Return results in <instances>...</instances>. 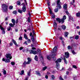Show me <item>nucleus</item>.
<instances>
[{"label": "nucleus", "mask_w": 80, "mask_h": 80, "mask_svg": "<svg viewBox=\"0 0 80 80\" xmlns=\"http://www.w3.org/2000/svg\"><path fill=\"white\" fill-rule=\"evenodd\" d=\"M67 18V17L66 16L64 15L62 19H60V18H56V20L59 23H63L65 22L64 20H65Z\"/></svg>", "instance_id": "obj_1"}, {"label": "nucleus", "mask_w": 80, "mask_h": 80, "mask_svg": "<svg viewBox=\"0 0 80 80\" xmlns=\"http://www.w3.org/2000/svg\"><path fill=\"white\" fill-rule=\"evenodd\" d=\"M61 2H60V0H58L57 1V7L58 8H56L55 10H58L62 8V6H61Z\"/></svg>", "instance_id": "obj_2"}, {"label": "nucleus", "mask_w": 80, "mask_h": 80, "mask_svg": "<svg viewBox=\"0 0 80 80\" xmlns=\"http://www.w3.org/2000/svg\"><path fill=\"white\" fill-rule=\"evenodd\" d=\"M62 62V59L60 58H59L55 61L56 63V67L58 69H59V68H60V64L58 62Z\"/></svg>", "instance_id": "obj_3"}, {"label": "nucleus", "mask_w": 80, "mask_h": 80, "mask_svg": "<svg viewBox=\"0 0 80 80\" xmlns=\"http://www.w3.org/2000/svg\"><path fill=\"white\" fill-rule=\"evenodd\" d=\"M56 55L55 53H53L52 54V56H51L50 55L47 56V58L48 60H50V57H51V58L53 59V60H55V59H56V58H55V57L54 56H55Z\"/></svg>", "instance_id": "obj_4"}, {"label": "nucleus", "mask_w": 80, "mask_h": 80, "mask_svg": "<svg viewBox=\"0 0 80 80\" xmlns=\"http://www.w3.org/2000/svg\"><path fill=\"white\" fill-rule=\"evenodd\" d=\"M29 52L30 53H32V54H34V55H36V54H37V52L35 50H30Z\"/></svg>", "instance_id": "obj_5"}, {"label": "nucleus", "mask_w": 80, "mask_h": 80, "mask_svg": "<svg viewBox=\"0 0 80 80\" xmlns=\"http://www.w3.org/2000/svg\"><path fill=\"white\" fill-rule=\"evenodd\" d=\"M2 7L3 8H4V9H5L6 10H7L8 9V6L5 4H4L2 5Z\"/></svg>", "instance_id": "obj_6"}, {"label": "nucleus", "mask_w": 80, "mask_h": 80, "mask_svg": "<svg viewBox=\"0 0 80 80\" xmlns=\"http://www.w3.org/2000/svg\"><path fill=\"white\" fill-rule=\"evenodd\" d=\"M6 57L7 58H9V59H10V60H11V59L12 58V55L10 53L7 54L6 55Z\"/></svg>", "instance_id": "obj_7"}, {"label": "nucleus", "mask_w": 80, "mask_h": 80, "mask_svg": "<svg viewBox=\"0 0 80 80\" xmlns=\"http://www.w3.org/2000/svg\"><path fill=\"white\" fill-rule=\"evenodd\" d=\"M28 15L29 16V17L28 18V22L30 23V17H31V14L32 13V11L31 12H30V11H28Z\"/></svg>", "instance_id": "obj_8"}, {"label": "nucleus", "mask_w": 80, "mask_h": 80, "mask_svg": "<svg viewBox=\"0 0 80 80\" xmlns=\"http://www.w3.org/2000/svg\"><path fill=\"white\" fill-rule=\"evenodd\" d=\"M70 56V54L68 52H65V57L66 58H68Z\"/></svg>", "instance_id": "obj_9"}, {"label": "nucleus", "mask_w": 80, "mask_h": 80, "mask_svg": "<svg viewBox=\"0 0 80 80\" xmlns=\"http://www.w3.org/2000/svg\"><path fill=\"white\" fill-rule=\"evenodd\" d=\"M0 29L1 30H2V34H5V29L2 27V26L0 25Z\"/></svg>", "instance_id": "obj_10"}, {"label": "nucleus", "mask_w": 80, "mask_h": 80, "mask_svg": "<svg viewBox=\"0 0 80 80\" xmlns=\"http://www.w3.org/2000/svg\"><path fill=\"white\" fill-rule=\"evenodd\" d=\"M2 60L3 62H4V61H5V62L6 63H8V62H10V59H4V58H3L2 59Z\"/></svg>", "instance_id": "obj_11"}, {"label": "nucleus", "mask_w": 80, "mask_h": 80, "mask_svg": "<svg viewBox=\"0 0 80 80\" xmlns=\"http://www.w3.org/2000/svg\"><path fill=\"white\" fill-rule=\"evenodd\" d=\"M57 50V48L56 46H55L54 48H53V50L52 51V53H54L56 52Z\"/></svg>", "instance_id": "obj_12"}, {"label": "nucleus", "mask_w": 80, "mask_h": 80, "mask_svg": "<svg viewBox=\"0 0 80 80\" xmlns=\"http://www.w3.org/2000/svg\"><path fill=\"white\" fill-rule=\"evenodd\" d=\"M63 8L65 10H67V4H65L63 5Z\"/></svg>", "instance_id": "obj_13"}, {"label": "nucleus", "mask_w": 80, "mask_h": 80, "mask_svg": "<svg viewBox=\"0 0 80 80\" xmlns=\"http://www.w3.org/2000/svg\"><path fill=\"white\" fill-rule=\"evenodd\" d=\"M22 10H26V6L25 5H24L23 6V7L22 8Z\"/></svg>", "instance_id": "obj_14"}, {"label": "nucleus", "mask_w": 80, "mask_h": 80, "mask_svg": "<svg viewBox=\"0 0 80 80\" xmlns=\"http://www.w3.org/2000/svg\"><path fill=\"white\" fill-rule=\"evenodd\" d=\"M12 42L13 43H14V45H16V46H17V42H16V41L14 40L13 39H12Z\"/></svg>", "instance_id": "obj_15"}, {"label": "nucleus", "mask_w": 80, "mask_h": 80, "mask_svg": "<svg viewBox=\"0 0 80 80\" xmlns=\"http://www.w3.org/2000/svg\"><path fill=\"white\" fill-rule=\"evenodd\" d=\"M24 38L26 39V40H28V38L27 37V34H24Z\"/></svg>", "instance_id": "obj_16"}, {"label": "nucleus", "mask_w": 80, "mask_h": 80, "mask_svg": "<svg viewBox=\"0 0 80 80\" xmlns=\"http://www.w3.org/2000/svg\"><path fill=\"white\" fill-rule=\"evenodd\" d=\"M68 17H69V21H70V20H73V18L71 16V15H70V16H69Z\"/></svg>", "instance_id": "obj_17"}, {"label": "nucleus", "mask_w": 80, "mask_h": 80, "mask_svg": "<svg viewBox=\"0 0 80 80\" xmlns=\"http://www.w3.org/2000/svg\"><path fill=\"white\" fill-rule=\"evenodd\" d=\"M34 59L36 61H38V58L37 55L35 56Z\"/></svg>", "instance_id": "obj_18"}, {"label": "nucleus", "mask_w": 80, "mask_h": 80, "mask_svg": "<svg viewBox=\"0 0 80 80\" xmlns=\"http://www.w3.org/2000/svg\"><path fill=\"white\" fill-rule=\"evenodd\" d=\"M15 25V24H12V23H11L9 24V25L11 27H14V25Z\"/></svg>", "instance_id": "obj_19"}, {"label": "nucleus", "mask_w": 80, "mask_h": 80, "mask_svg": "<svg viewBox=\"0 0 80 80\" xmlns=\"http://www.w3.org/2000/svg\"><path fill=\"white\" fill-rule=\"evenodd\" d=\"M66 13L67 15H68V17L70 16V15H70V14L69 13V12H68V11H66Z\"/></svg>", "instance_id": "obj_20"}, {"label": "nucleus", "mask_w": 80, "mask_h": 80, "mask_svg": "<svg viewBox=\"0 0 80 80\" xmlns=\"http://www.w3.org/2000/svg\"><path fill=\"white\" fill-rule=\"evenodd\" d=\"M76 15L77 17H79L80 16V12H78L76 14Z\"/></svg>", "instance_id": "obj_21"}, {"label": "nucleus", "mask_w": 80, "mask_h": 80, "mask_svg": "<svg viewBox=\"0 0 80 80\" xmlns=\"http://www.w3.org/2000/svg\"><path fill=\"white\" fill-rule=\"evenodd\" d=\"M36 75H38L39 76H40V72L38 71H36Z\"/></svg>", "instance_id": "obj_22"}, {"label": "nucleus", "mask_w": 80, "mask_h": 80, "mask_svg": "<svg viewBox=\"0 0 80 80\" xmlns=\"http://www.w3.org/2000/svg\"><path fill=\"white\" fill-rule=\"evenodd\" d=\"M10 30H12V28H11V27H10V26L8 27L7 28L8 31H10Z\"/></svg>", "instance_id": "obj_23"}, {"label": "nucleus", "mask_w": 80, "mask_h": 80, "mask_svg": "<svg viewBox=\"0 0 80 80\" xmlns=\"http://www.w3.org/2000/svg\"><path fill=\"white\" fill-rule=\"evenodd\" d=\"M57 23L56 22H54V24L53 27L54 28H57Z\"/></svg>", "instance_id": "obj_24"}, {"label": "nucleus", "mask_w": 80, "mask_h": 80, "mask_svg": "<svg viewBox=\"0 0 80 80\" xmlns=\"http://www.w3.org/2000/svg\"><path fill=\"white\" fill-rule=\"evenodd\" d=\"M68 32H65V37H67V36H68Z\"/></svg>", "instance_id": "obj_25"}, {"label": "nucleus", "mask_w": 80, "mask_h": 80, "mask_svg": "<svg viewBox=\"0 0 80 80\" xmlns=\"http://www.w3.org/2000/svg\"><path fill=\"white\" fill-rule=\"evenodd\" d=\"M62 28L64 30H65V29H66V26H65V25H62Z\"/></svg>", "instance_id": "obj_26"}, {"label": "nucleus", "mask_w": 80, "mask_h": 80, "mask_svg": "<svg viewBox=\"0 0 80 80\" xmlns=\"http://www.w3.org/2000/svg\"><path fill=\"white\" fill-rule=\"evenodd\" d=\"M12 23H13V24H14V25H15V20H14V19H12Z\"/></svg>", "instance_id": "obj_27"}, {"label": "nucleus", "mask_w": 80, "mask_h": 80, "mask_svg": "<svg viewBox=\"0 0 80 80\" xmlns=\"http://www.w3.org/2000/svg\"><path fill=\"white\" fill-rule=\"evenodd\" d=\"M25 65H28L27 62L26 61H24V62L23 63L22 66H24Z\"/></svg>", "instance_id": "obj_28"}, {"label": "nucleus", "mask_w": 80, "mask_h": 80, "mask_svg": "<svg viewBox=\"0 0 80 80\" xmlns=\"http://www.w3.org/2000/svg\"><path fill=\"white\" fill-rule=\"evenodd\" d=\"M72 1L73 2H70V5H73V3H75V0H72Z\"/></svg>", "instance_id": "obj_29"}, {"label": "nucleus", "mask_w": 80, "mask_h": 80, "mask_svg": "<svg viewBox=\"0 0 80 80\" xmlns=\"http://www.w3.org/2000/svg\"><path fill=\"white\" fill-rule=\"evenodd\" d=\"M68 50H70V49H72V48L69 45L68 46Z\"/></svg>", "instance_id": "obj_30"}, {"label": "nucleus", "mask_w": 80, "mask_h": 80, "mask_svg": "<svg viewBox=\"0 0 80 80\" xmlns=\"http://www.w3.org/2000/svg\"><path fill=\"white\" fill-rule=\"evenodd\" d=\"M12 13L13 14H15L16 15L17 13V11H14Z\"/></svg>", "instance_id": "obj_31"}, {"label": "nucleus", "mask_w": 80, "mask_h": 80, "mask_svg": "<svg viewBox=\"0 0 80 80\" xmlns=\"http://www.w3.org/2000/svg\"><path fill=\"white\" fill-rule=\"evenodd\" d=\"M79 38V36H76L75 38V39H76V40H78V38Z\"/></svg>", "instance_id": "obj_32"}, {"label": "nucleus", "mask_w": 80, "mask_h": 80, "mask_svg": "<svg viewBox=\"0 0 80 80\" xmlns=\"http://www.w3.org/2000/svg\"><path fill=\"white\" fill-rule=\"evenodd\" d=\"M24 73V71L22 70L21 71V73H20V75H23Z\"/></svg>", "instance_id": "obj_33"}, {"label": "nucleus", "mask_w": 80, "mask_h": 80, "mask_svg": "<svg viewBox=\"0 0 80 80\" xmlns=\"http://www.w3.org/2000/svg\"><path fill=\"white\" fill-rule=\"evenodd\" d=\"M20 2L19 1H18L17 2V4L18 5H20Z\"/></svg>", "instance_id": "obj_34"}, {"label": "nucleus", "mask_w": 80, "mask_h": 80, "mask_svg": "<svg viewBox=\"0 0 80 80\" xmlns=\"http://www.w3.org/2000/svg\"><path fill=\"white\" fill-rule=\"evenodd\" d=\"M30 73H31L30 71L27 72V74H28V76H29V77L30 76Z\"/></svg>", "instance_id": "obj_35"}, {"label": "nucleus", "mask_w": 80, "mask_h": 80, "mask_svg": "<svg viewBox=\"0 0 80 80\" xmlns=\"http://www.w3.org/2000/svg\"><path fill=\"white\" fill-rule=\"evenodd\" d=\"M28 61H29L30 62H31L32 61V59L30 58H28Z\"/></svg>", "instance_id": "obj_36"}, {"label": "nucleus", "mask_w": 80, "mask_h": 80, "mask_svg": "<svg viewBox=\"0 0 80 80\" xmlns=\"http://www.w3.org/2000/svg\"><path fill=\"white\" fill-rule=\"evenodd\" d=\"M9 8L10 10H12L13 8L12 6H10L9 7Z\"/></svg>", "instance_id": "obj_37"}, {"label": "nucleus", "mask_w": 80, "mask_h": 80, "mask_svg": "<svg viewBox=\"0 0 80 80\" xmlns=\"http://www.w3.org/2000/svg\"><path fill=\"white\" fill-rule=\"evenodd\" d=\"M72 67L73 68H75V69H76V68H77V67L74 65H73L72 66Z\"/></svg>", "instance_id": "obj_38"}, {"label": "nucleus", "mask_w": 80, "mask_h": 80, "mask_svg": "<svg viewBox=\"0 0 80 80\" xmlns=\"http://www.w3.org/2000/svg\"><path fill=\"white\" fill-rule=\"evenodd\" d=\"M63 60L64 61L65 63H66V64H67V62L66 60H65V58H64Z\"/></svg>", "instance_id": "obj_39"}, {"label": "nucleus", "mask_w": 80, "mask_h": 80, "mask_svg": "<svg viewBox=\"0 0 80 80\" xmlns=\"http://www.w3.org/2000/svg\"><path fill=\"white\" fill-rule=\"evenodd\" d=\"M11 65H14L15 64V62H12L11 63Z\"/></svg>", "instance_id": "obj_40"}, {"label": "nucleus", "mask_w": 80, "mask_h": 80, "mask_svg": "<svg viewBox=\"0 0 80 80\" xmlns=\"http://www.w3.org/2000/svg\"><path fill=\"white\" fill-rule=\"evenodd\" d=\"M62 44L63 46H64L65 44H64V43H65L64 42V41H63V40H62Z\"/></svg>", "instance_id": "obj_41"}, {"label": "nucleus", "mask_w": 80, "mask_h": 80, "mask_svg": "<svg viewBox=\"0 0 80 80\" xmlns=\"http://www.w3.org/2000/svg\"><path fill=\"white\" fill-rule=\"evenodd\" d=\"M52 18H55V15H54V14H52Z\"/></svg>", "instance_id": "obj_42"}, {"label": "nucleus", "mask_w": 80, "mask_h": 80, "mask_svg": "<svg viewBox=\"0 0 80 80\" xmlns=\"http://www.w3.org/2000/svg\"><path fill=\"white\" fill-rule=\"evenodd\" d=\"M72 53L73 55H75V54L76 53H75V52L74 51V50L72 51Z\"/></svg>", "instance_id": "obj_43"}, {"label": "nucleus", "mask_w": 80, "mask_h": 80, "mask_svg": "<svg viewBox=\"0 0 80 80\" xmlns=\"http://www.w3.org/2000/svg\"><path fill=\"white\" fill-rule=\"evenodd\" d=\"M3 74L4 75H6V74L7 73V72L5 70H4L3 72Z\"/></svg>", "instance_id": "obj_44"}, {"label": "nucleus", "mask_w": 80, "mask_h": 80, "mask_svg": "<svg viewBox=\"0 0 80 80\" xmlns=\"http://www.w3.org/2000/svg\"><path fill=\"white\" fill-rule=\"evenodd\" d=\"M18 12L20 13H22V10H18Z\"/></svg>", "instance_id": "obj_45"}, {"label": "nucleus", "mask_w": 80, "mask_h": 80, "mask_svg": "<svg viewBox=\"0 0 80 80\" xmlns=\"http://www.w3.org/2000/svg\"><path fill=\"white\" fill-rule=\"evenodd\" d=\"M19 40H22V37L21 36L20 38H19Z\"/></svg>", "instance_id": "obj_46"}, {"label": "nucleus", "mask_w": 80, "mask_h": 80, "mask_svg": "<svg viewBox=\"0 0 80 80\" xmlns=\"http://www.w3.org/2000/svg\"><path fill=\"white\" fill-rule=\"evenodd\" d=\"M51 77L52 79H55V76L53 75H52Z\"/></svg>", "instance_id": "obj_47"}, {"label": "nucleus", "mask_w": 80, "mask_h": 80, "mask_svg": "<svg viewBox=\"0 0 80 80\" xmlns=\"http://www.w3.org/2000/svg\"><path fill=\"white\" fill-rule=\"evenodd\" d=\"M47 69V67H45L42 68L43 70H45Z\"/></svg>", "instance_id": "obj_48"}, {"label": "nucleus", "mask_w": 80, "mask_h": 80, "mask_svg": "<svg viewBox=\"0 0 80 80\" xmlns=\"http://www.w3.org/2000/svg\"><path fill=\"white\" fill-rule=\"evenodd\" d=\"M16 23H18V19H17L16 21Z\"/></svg>", "instance_id": "obj_49"}, {"label": "nucleus", "mask_w": 80, "mask_h": 80, "mask_svg": "<svg viewBox=\"0 0 80 80\" xmlns=\"http://www.w3.org/2000/svg\"><path fill=\"white\" fill-rule=\"evenodd\" d=\"M27 62V64H30V62H31V61H28Z\"/></svg>", "instance_id": "obj_50"}, {"label": "nucleus", "mask_w": 80, "mask_h": 80, "mask_svg": "<svg viewBox=\"0 0 80 80\" xmlns=\"http://www.w3.org/2000/svg\"><path fill=\"white\" fill-rule=\"evenodd\" d=\"M27 62V64H30V62H31V61H28Z\"/></svg>", "instance_id": "obj_51"}, {"label": "nucleus", "mask_w": 80, "mask_h": 80, "mask_svg": "<svg viewBox=\"0 0 80 80\" xmlns=\"http://www.w3.org/2000/svg\"><path fill=\"white\" fill-rule=\"evenodd\" d=\"M32 33H33V36H34L35 35V31L34 30H33L32 31Z\"/></svg>", "instance_id": "obj_52"}, {"label": "nucleus", "mask_w": 80, "mask_h": 80, "mask_svg": "<svg viewBox=\"0 0 80 80\" xmlns=\"http://www.w3.org/2000/svg\"><path fill=\"white\" fill-rule=\"evenodd\" d=\"M59 79L60 80H64L63 79V78H62V77L61 76H60L59 77Z\"/></svg>", "instance_id": "obj_53"}, {"label": "nucleus", "mask_w": 80, "mask_h": 80, "mask_svg": "<svg viewBox=\"0 0 80 80\" xmlns=\"http://www.w3.org/2000/svg\"><path fill=\"white\" fill-rule=\"evenodd\" d=\"M49 12H50V14H51V15L53 14V13H52V10H50Z\"/></svg>", "instance_id": "obj_54"}, {"label": "nucleus", "mask_w": 80, "mask_h": 80, "mask_svg": "<svg viewBox=\"0 0 80 80\" xmlns=\"http://www.w3.org/2000/svg\"><path fill=\"white\" fill-rule=\"evenodd\" d=\"M28 43H30L31 42V41H30V39H28Z\"/></svg>", "instance_id": "obj_55"}, {"label": "nucleus", "mask_w": 80, "mask_h": 80, "mask_svg": "<svg viewBox=\"0 0 80 80\" xmlns=\"http://www.w3.org/2000/svg\"><path fill=\"white\" fill-rule=\"evenodd\" d=\"M23 47H21L19 48V50H22V49H23Z\"/></svg>", "instance_id": "obj_56"}, {"label": "nucleus", "mask_w": 80, "mask_h": 80, "mask_svg": "<svg viewBox=\"0 0 80 80\" xmlns=\"http://www.w3.org/2000/svg\"><path fill=\"white\" fill-rule=\"evenodd\" d=\"M9 45L10 46H12L13 45V43L10 42Z\"/></svg>", "instance_id": "obj_57"}, {"label": "nucleus", "mask_w": 80, "mask_h": 80, "mask_svg": "<svg viewBox=\"0 0 80 80\" xmlns=\"http://www.w3.org/2000/svg\"><path fill=\"white\" fill-rule=\"evenodd\" d=\"M59 39L61 40H63V38H62V37H59Z\"/></svg>", "instance_id": "obj_58"}, {"label": "nucleus", "mask_w": 80, "mask_h": 80, "mask_svg": "<svg viewBox=\"0 0 80 80\" xmlns=\"http://www.w3.org/2000/svg\"><path fill=\"white\" fill-rule=\"evenodd\" d=\"M38 52H39V53H40V52H41V51L40 50V49H38Z\"/></svg>", "instance_id": "obj_59"}, {"label": "nucleus", "mask_w": 80, "mask_h": 80, "mask_svg": "<svg viewBox=\"0 0 80 80\" xmlns=\"http://www.w3.org/2000/svg\"><path fill=\"white\" fill-rule=\"evenodd\" d=\"M24 43V44L26 45H28V44H27V41H25Z\"/></svg>", "instance_id": "obj_60"}, {"label": "nucleus", "mask_w": 80, "mask_h": 80, "mask_svg": "<svg viewBox=\"0 0 80 80\" xmlns=\"http://www.w3.org/2000/svg\"><path fill=\"white\" fill-rule=\"evenodd\" d=\"M31 40L33 42L35 41V39H34V38H32Z\"/></svg>", "instance_id": "obj_61"}, {"label": "nucleus", "mask_w": 80, "mask_h": 80, "mask_svg": "<svg viewBox=\"0 0 80 80\" xmlns=\"http://www.w3.org/2000/svg\"><path fill=\"white\" fill-rule=\"evenodd\" d=\"M45 78H46V79H48V76L47 75H46L45 77Z\"/></svg>", "instance_id": "obj_62"}, {"label": "nucleus", "mask_w": 80, "mask_h": 80, "mask_svg": "<svg viewBox=\"0 0 80 80\" xmlns=\"http://www.w3.org/2000/svg\"><path fill=\"white\" fill-rule=\"evenodd\" d=\"M32 50H36V48H35L32 47Z\"/></svg>", "instance_id": "obj_63"}, {"label": "nucleus", "mask_w": 80, "mask_h": 80, "mask_svg": "<svg viewBox=\"0 0 80 80\" xmlns=\"http://www.w3.org/2000/svg\"><path fill=\"white\" fill-rule=\"evenodd\" d=\"M76 28H77V29H79V28H80V27H79L78 26H77L76 27Z\"/></svg>", "instance_id": "obj_64"}]
</instances>
